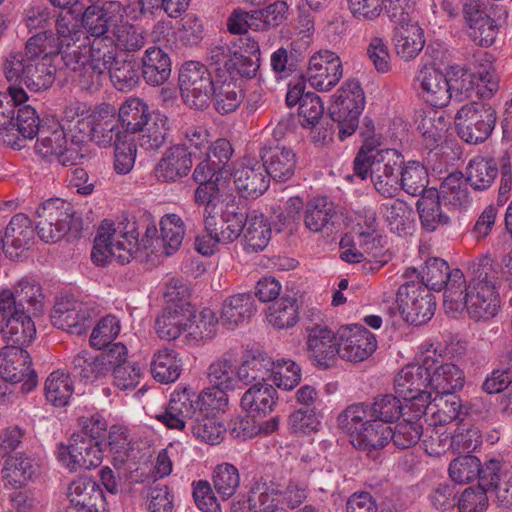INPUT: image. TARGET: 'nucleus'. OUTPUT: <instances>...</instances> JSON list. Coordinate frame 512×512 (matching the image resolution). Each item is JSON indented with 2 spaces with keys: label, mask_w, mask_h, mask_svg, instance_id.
<instances>
[{
  "label": "nucleus",
  "mask_w": 512,
  "mask_h": 512,
  "mask_svg": "<svg viewBox=\"0 0 512 512\" xmlns=\"http://www.w3.org/2000/svg\"><path fill=\"white\" fill-rule=\"evenodd\" d=\"M501 265L489 255L473 260L468 267V290L463 309L476 321L494 318L500 309Z\"/></svg>",
  "instance_id": "nucleus-1"
},
{
  "label": "nucleus",
  "mask_w": 512,
  "mask_h": 512,
  "mask_svg": "<svg viewBox=\"0 0 512 512\" xmlns=\"http://www.w3.org/2000/svg\"><path fill=\"white\" fill-rule=\"evenodd\" d=\"M27 40L24 51H11L3 62V73L10 83L9 87L23 88L40 92L47 90L55 81V70L49 68V63L43 60L45 54L42 46L36 42L35 47H29Z\"/></svg>",
  "instance_id": "nucleus-2"
},
{
  "label": "nucleus",
  "mask_w": 512,
  "mask_h": 512,
  "mask_svg": "<svg viewBox=\"0 0 512 512\" xmlns=\"http://www.w3.org/2000/svg\"><path fill=\"white\" fill-rule=\"evenodd\" d=\"M63 120L74 123L76 131L100 147H108L124 139L119 118L113 105L103 103L94 109H86L82 103L64 109Z\"/></svg>",
  "instance_id": "nucleus-3"
},
{
  "label": "nucleus",
  "mask_w": 512,
  "mask_h": 512,
  "mask_svg": "<svg viewBox=\"0 0 512 512\" xmlns=\"http://www.w3.org/2000/svg\"><path fill=\"white\" fill-rule=\"evenodd\" d=\"M157 227L154 223L145 225V232L140 239L139 225L135 221L126 220L117 225L111 220H103L98 229V245H104L112 253L123 251L124 254L117 256L118 263L128 264L135 254L143 248L148 250L152 247L153 241L157 240Z\"/></svg>",
  "instance_id": "nucleus-4"
},
{
  "label": "nucleus",
  "mask_w": 512,
  "mask_h": 512,
  "mask_svg": "<svg viewBox=\"0 0 512 512\" xmlns=\"http://www.w3.org/2000/svg\"><path fill=\"white\" fill-rule=\"evenodd\" d=\"M36 232L45 242H57L66 234L78 237L83 230V221L73 205L61 198H50L36 210Z\"/></svg>",
  "instance_id": "nucleus-5"
},
{
  "label": "nucleus",
  "mask_w": 512,
  "mask_h": 512,
  "mask_svg": "<svg viewBox=\"0 0 512 512\" xmlns=\"http://www.w3.org/2000/svg\"><path fill=\"white\" fill-rule=\"evenodd\" d=\"M405 280L398 288L396 303L402 318L409 324L420 326L427 323L436 310V300L430 289L419 281L416 268H406Z\"/></svg>",
  "instance_id": "nucleus-6"
},
{
  "label": "nucleus",
  "mask_w": 512,
  "mask_h": 512,
  "mask_svg": "<svg viewBox=\"0 0 512 512\" xmlns=\"http://www.w3.org/2000/svg\"><path fill=\"white\" fill-rule=\"evenodd\" d=\"M437 360L425 357L421 364H409L400 370L394 379L396 394L407 404L406 408L414 410L415 417H424L431 404L430 371Z\"/></svg>",
  "instance_id": "nucleus-7"
},
{
  "label": "nucleus",
  "mask_w": 512,
  "mask_h": 512,
  "mask_svg": "<svg viewBox=\"0 0 512 512\" xmlns=\"http://www.w3.org/2000/svg\"><path fill=\"white\" fill-rule=\"evenodd\" d=\"M365 95L359 81L347 80L333 96L328 116L337 127L340 141L353 135L359 126V117L365 107Z\"/></svg>",
  "instance_id": "nucleus-8"
},
{
  "label": "nucleus",
  "mask_w": 512,
  "mask_h": 512,
  "mask_svg": "<svg viewBox=\"0 0 512 512\" xmlns=\"http://www.w3.org/2000/svg\"><path fill=\"white\" fill-rule=\"evenodd\" d=\"M496 111L484 101H470L456 113L455 128L458 137L467 144L485 142L496 124Z\"/></svg>",
  "instance_id": "nucleus-9"
},
{
  "label": "nucleus",
  "mask_w": 512,
  "mask_h": 512,
  "mask_svg": "<svg viewBox=\"0 0 512 512\" xmlns=\"http://www.w3.org/2000/svg\"><path fill=\"white\" fill-rule=\"evenodd\" d=\"M216 75L208 66L198 61L185 62L178 76V83L185 103L191 108L205 110L210 106Z\"/></svg>",
  "instance_id": "nucleus-10"
},
{
  "label": "nucleus",
  "mask_w": 512,
  "mask_h": 512,
  "mask_svg": "<svg viewBox=\"0 0 512 512\" xmlns=\"http://www.w3.org/2000/svg\"><path fill=\"white\" fill-rule=\"evenodd\" d=\"M57 460L71 472L98 467L103 459V445L83 434H72L68 444L59 443Z\"/></svg>",
  "instance_id": "nucleus-11"
},
{
  "label": "nucleus",
  "mask_w": 512,
  "mask_h": 512,
  "mask_svg": "<svg viewBox=\"0 0 512 512\" xmlns=\"http://www.w3.org/2000/svg\"><path fill=\"white\" fill-rule=\"evenodd\" d=\"M448 75L450 92L457 102H462L473 94L480 99H490L499 87L495 75L486 69L472 73L459 66H451Z\"/></svg>",
  "instance_id": "nucleus-12"
},
{
  "label": "nucleus",
  "mask_w": 512,
  "mask_h": 512,
  "mask_svg": "<svg viewBox=\"0 0 512 512\" xmlns=\"http://www.w3.org/2000/svg\"><path fill=\"white\" fill-rule=\"evenodd\" d=\"M97 315L98 307L94 302L66 299L55 303L51 322L58 329L82 335L93 325Z\"/></svg>",
  "instance_id": "nucleus-13"
},
{
  "label": "nucleus",
  "mask_w": 512,
  "mask_h": 512,
  "mask_svg": "<svg viewBox=\"0 0 512 512\" xmlns=\"http://www.w3.org/2000/svg\"><path fill=\"white\" fill-rule=\"evenodd\" d=\"M462 13L474 43L481 47L491 46L499 30L493 18L494 4L489 0H466Z\"/></svg>",
  "instance_id": "nucleus-14"
},
{
  "label": "nucleus",
  "mask_w": 512,
  "mask_h": 512,
  "mask_svg": "<svg viewBox=\"0 0 512 512\" xmlns=\"http://www.w3.org/2000/svg\"><path fill=\"white\" fill-rule=\"evenodd\" d=\"M0 376L11 384L21 383V391L30 393L38 383L32 369V359L28 351L20 346H5L0 349Z\"/></svg>",
  "instance_id": "nucleus-15"
},
{
  "label": "nucleus",
  "mask_w": 512,
  "mask_h": 512,
  "mask_svg": "<svg viewBox=\"0 0 512 512\" xmlns=\"http://www.w3.org/2000/svg\"><path fill=\"white\" fill-rule=\"evenodd\" d=\"M42 287L36 280L24 277L13 290H0V311L12 310L14 313H27L38 316L43 307Z\"/></svg>",
  "instance_id": "nucleus-16"
},
{
  "label": "nucleus",
  "mask_w": 512,
  "mask_h": 512,
  "mask_svg": "<svg viewBox=\"0 0 512 512\" xmlns=\"http://www.w3.org/2000/svg\"><path fill=\"white\" fill-rule=\"evenodd\" d=\"M339 357L349 362H362L377 349L375 335L361 324H352L339 329Z\"/></svg>",
  "instance_id": "nucleus-17"
},
{
  "label": "nucleus",
  "mask_w": 512,
  "mask_h": 512,
  "mask_svg": "<svg viewBox=\"0 0 512 512\" xmlns=\"http://www.w3.org/2000/svg\"><path fill=\"white\" fill-rule=\"evenodd\" d=\"M374 164L372 183L376 191L386 198L395 197L400 191V171L404 156L396 149H381Z\"/></svg>",
  "instance_id": "nucleus-18"
},
{
  "label": "nucleus",
  "mask_w": 512,
  "mask_h": 512,
  "mask_svg": "<svg viewBox=\"0 0 512 512\" xmlns=\"http://www.w3.org/2000/svg\"><path fill=\"white\" fill-rule=\"evenodd\" d=\"M79 20L71 12L60 14L55 20V32L50 30L40 31L30 37L29 47H35L38 42L44 51L51 53L61 48L70 49L80 38Z\"/></svg>",
  "instance_id": "nucleus-19"
},
{
  "label": "nucleus",
  "mask_w": 512,
  "mask_h": 512,
  "mask_svg": "<svg viewBox=\"0 0 512 512\" xmlns=\"http://www.w3.org/2000/svg\"><path fill=\"white\" fill-rule=\"evenodd\" d=\"M259 156L270 180L282 183L294 176L297 156L291 147L280 145L276 140H268L260 148Z\"/></svg>",
  "instance_id": "nucleus-20"
},
{
  "label": "nucleus",
  "mask_w": 512,
  "mask_h": 512,
  "mask_svg": "<svg viewBox=\"0 0 512 512\" xmlns=\"http://www.w3.org/2000/svg\"><path fill=\"white\" fill-rule=\"evenodd\" d=\"M343 67L339 56L330 50L319 51L309 59L303 78L319 91H329L340 81Z\"/></svg>",
  "instance_id": "nucleus-21"
},
{
  "label": "nucleus",
  "mask_w": 512,
  "mask_h": 512,
  "mask_svg": "<svg viewBox=\"0 0 512 512\" xmlns=\"http://www.w3.org/2000/svg\"><path fill=\"white\" fill-rule=\"evenodd\" d=\"M196 311L189 302L178 301L168 303L156 318L155 331L165 341L176 340L192 325Z\"/></svg>",
  "instance_id": "nucleus-22"
},
{
  "label": "nucleus",
  "mask_w": 512,
  "mask_h": 512,
  "mask_svg": "<svg viewBox=\"0 0 512 512\" xmlns=\"http://www.w3.org/2000/svg\"><path fill=\"white\" fill-rule=\"evenodd\" d=\"M307 352L314 364L322 369L333 367L339 356V338L325 325L307 326Z\"/></svg>",
  "instance_id": "nucleus-23"
},
{
  "label": "nucleus",
  "mask_w": 512,
  "mask_h": 512,
  "mask_svg": "<svg viewBox=\"0 0 512 512\" xmlns=\"http://www.w3.org/2000/svg\"><path fill=\"white\" fill-rule=\"evenodd\" d=\"M419 96L433 107H445L452 99L450 75L432 65H424L414 79Z\"/></svg>",
  "instance_id": "nucleus-24"
},
{
  "label": "nucleus",
  "mask_w": 512,
  "mask_h": 512,
  "mask_svg": "<svg viewBox=\"0 0 512 512\" xmlns=\"http://www.w3.org/2000/svg\"><path fill=\"white\" fill-rule=\"evenodd\" d=\"M126 9L119 1H104L102 5L88 6L82 14L81 24L86 33L94 38L108 36L116 23L124 19Z\"/></svg>",
  "instance_id": "nucleus-25"
},
{
  "label": "nucleus",
  "mask_w": 512,
  "mask_h": 512,
  "mask_svg": "<svg viewBox=\"0 0 512 512\" xmlns=\"http://www.w3.org/2000/svg\"><path fill=\"white\" fill-rule=\"evenodd\" d=\"M193 180L198 184L194 191V202L204 208L203 216L208 227L218 221V214L223 210L225 193L219 188L221 177H209L200 168L193 171Z\"/></svg>",
  "instance_id": "nucleus-26"
},
{
  "label": "nucleus",
  "mask_w": 512,
  "mask_h": 512,
  "mask_svg": "<svg viewBox=\"0 0 512 512\" xmlns=\"http://www.w3.org/2000/svg\"><path fill=\"white\" fill-rule=\"evenodd\" d=\"M341 221L334 203L326 196L313 197L305 205L304 224L313 233L330 236L340 231Z\"/></svg>",
  "instance_id": "nucleus-27"
},
{
  "label": "nucleus",
  "mask_w": 512,
  "mask_h": 512,
  "mask_svg": "<svg viewBox=\"0 0 512 512\" xmlns=\"http://www.w3.org/2000/svg\"><path fill=\"white\" fill-rule=\"evenodd\" d=\"M36 226L24 213L15 214L1 233L3 253L11 260L19 259L35 237Z\"/></svg>",
  "instance_id": "nucleus-28"
},
{
  "label": "nucleus",
  "mask_w": 512,
  "mask_h": 512,
  "mask_svg": "<svg viewBox=\"0 0 512 512\" xmlns=\"http://www.w3.org/2000/svg\"><path fill=\"white\" fill-rule=\"evenodd\" d=\"M34 316L27 313L0 311V334L6 346L24 348L31 344L36 335Z\"/></svg>",
  "instance_id": "nucleus-29"
},
{
  "label": "nucleus",
  "mask_w": 512,
  "mask_h": 512,
  "mask_svg": "<svg viewBox=\"0 0 512 512\" xmlns=\"http://www.w3.org/2000/svg\"><path fill=\"white\" fill-rule=\"evenodd\" d=\"M413 14L408 13L407 17H403V20H390L397 24L393 37L395 50L398 56L406 61L415 58L425 44L423 29L419 26Z\"/></svg>",
  "instance_id": "nucleus-30"
},
{
  "label": "nucleus",
  "mask_w": 512,
  "mask_h": 512,
  "mask_svg": "<svg viewBox=\"0 0 512 512\" xmlns=\"http://www.w3.org/2000/svg\"><path fill=\"white\" fill-rule=\"evenodd\" d=\"M47 123L41 120L36 109L31 105L18 106L15 120H13L8 138H4V144L14 149H21L26 139H33L46 127Z\"/></svg>",
  "instance_id": "nucleus-31"
},
{
  "label": "nucleus",
  "mask_w": 512,
  "mask_h": 512,
  "mask_svg": "<svg viewBox=\"0 0 512 512\" xmlns=\"http://www.w3.org/2000/svg\"><path fill=\"white\" fill-rule=\"evenodd\" d=\"M273 367L274 361L266 352L260 349H249L243 353L236 375L239 382L244 385L267 383L271 379Z\"/></svg>",
  "instance_id": "nucleus-32"
},
{
  "label": "nucleus",
  "mask_w": 512,
  "mask_h": 512,
  "mask_svg": "<svg viewBox=\"0 0 512 512\" xmlns=\"http://www.w3.org/2000/svg\"><path fill=\"white\" fill-rule=\"evenodd\" d=\"M70 505L76 509L107 510V502L98 482L90 477H79L68 488Z\"/></svg>",
  "instance_id": "nucleus-33"
},
{
  "label": "nucleus",
  "mask_w": 512,
  "mask_h": 512,
  "mask_svg": "<svg viewBox=\"0 0 512 512\" xmlns=\"http://www.w3.org/2000/svg\"><path fill=\"white\" fill-rule=\"evenodd\" d=\"M233 176L236 190L246 199L260 197L270 185V178L260 162L242 165L234 171Z\"/></svg>",
  "instance_id": "nucleus-34"
},
{
  "label": "nucleus",
  "mask_w": 512,
  "mask_h": 512,
  "mask_svg": "<svg viewBox=\"0 0 512 512\" xmlns=\"http://www.w3.org/2000/svg\"><path fill=\"white\" fill-rule=\"evenodd\" d=\"M234 149L229 140L218 138L211 141L201 161L196 165L195 171L199 168L209 177H221L232 174L231 158Z\"/></svg>",
  "instance_id": "nucleus-35"
},
{
  "label": "nucleus",
  "mask_w": 512,
  "mask_h": 512,
  "mask_svg": "<svg viewBox=\"0 0 512 512\" xmlns=\"http://www.w3.org/2000/svg\"><path fill=\"white\" fill-rule=\"evenodd\" d=\"M193 166V157L182 145H172L167 149L155 168L158 179L176 182L187 176Z\"/></svg>",
  "instance_id": "nucleus-36"
},
{
  "label": "nucleus",
  "mask_w": 512,
  "mask_h": 512,
  "mask_svg": "<svg viewBox=\"0 0 512 512\" xmlns=\"http://www.w3.org/2000/svg\"><path fill=\"white\" fill-rule=\"evenodd\" d=\"M393 435H390V426L375 420H366V426L351 438L352 445L367 454L368 457L376 460L380 451L390 442Z\"/></svg>",
  "instance_id": "nucleus-37"
},
{
  "label": "nucleus",
  "mask_w": 512,
  "mask_h": 512,
  "mask_svg": "<svg viewBox=\"0 0 512 512\" xmlns=\"http://www.w3.org/2000/svg\"><path fill=\"white\" fill-rule=\"evenodd\" d=\"M278 399L277 390L269 383H254L242 395L241 408L254 418H264L271 413Z\"/></svg>",
  "instance_id": "nucleus-38"
},
{
  "label": "nucleus",
  "mask_w": 512,
  "mask_h": 512,
  "mask_svg": "<svg viewBox=\"0 0 512 512\" xmlns=\"http://www.w3.org/2000/svg\"><path fill=\"white\" fill-rule=\"evenodd\" d=\"M243 99L241 83H236L224 74L218 73L213 92L210 93V104L213 103L214 109L221 115L230 114L240 106Z\"/></svg>",
  "instance_id": "nucleus-39"
},
{
  "label": "nucleus",
  "mask_w": 512,
  "mask_h": 512,
  "mask_svg": "<svg viewBox=\"0 0 512 512\" xmlns=\"http://www.w3.org/2000/svg\"><path fill=\"white\" fill-rule=\"evenodd\" d=\"M154 113L150 111L148 104L140 98L126 100L119 108L118 113L116 112L124 138L131 139V135L143 130Z\"/></svg>",
  "instance_id": "nucleus-40"
},
{
  "label": "nucleus",
  "mask_w": 512,
  "mask_h": 512,
  "mask_svg": "<svg viewBox=\"0 0 512 512\" xmlns=\"http://www.w3.org/2000/svg\"><path fill=\"white\" fill-rule=\"evenodd\" d=\"M141 75L150 86H161L171 75V59L161 48H148L141 59Z\"/></svg>",
  "instance_id": "nucleus-41"
},
{
  "label": "nucleus",
  "mask_w": 512,
  "mask_h": 512,
  "mask_svg": "<svg viewBox=\"0 0 512 512\" xmlns=\"http://www.w3.org/2000/svg\"><path fill=\"white\" fill-rule=\"evenodd\" d=\"M440 198L438 190L432 187L417 200L421 227L426 232H434L450 221L449 216L442 211L443 202Z\"/></svg>",
  "instance_id": "nucleus-42"
},
{
  "label": "nucleus",
  "mask_w": 512,
  "mask_h": 512,
  "mask_svg": "<svg viewBox=\"0 0 512 512\" xmlns=\"http://www.w3.org/2000/svg\"><path fill=\"white\" fill-rule=\"evenodd\" d=\"M68 373L74 379L85 384H92L107 376V369L98 353L82 350L71 360Z\"/></svg>",
  "instance_id": "nucleus-43"
},
{
  "label": "nucleus",
  "mask_w": 512,
  "mask_h": 512,
  "mask_svg": "<svg viewBox=\"0 0 512 512\" xmlns=\"http://www.w3.org/2000/svg\"><path fill=\"white\" fill-rule=\"evenodd\" d=\"M256 312L257 307L251 293L236 294L223 302L220 321L234 327L248 322Z\"/></svg>",
  "instance_id": "nucleus-44"
},
{
  "label": "nucleus",
  "mask_w": 512,
  "mask_h": 512,
  "mask_svg": "<svg viewBox=\"0 0 512 512\" xmlns=\"http://www.w3.org/2000/svg\"><path fill=\"white\" fill-rule=\"evenodd\" d=\"M306 47L301 42H291L288 46L275 50L270 57L272 71L278 79H285L297 70L306 58Z\"/></svg>",
  "instance_id": "nucleus-45"
},
{
  "label": "nucleus",
  "mask_w": 512,
  "mask_h": 512,
  "mask_svg": "<svg viewBox=\"0 0 512 512\" xmlns=\"http://www.w3.org/2000/svg\"><path fill=\"white\" fill-rule=\"evenodd\" d=\"M250 211L245 206L236 203H227L225 208L218 214L217 226L225 224V229L219 231L222 244L235 241L241 233L244 234Z\"/></svg>",
  "instance_id": "nucleus-46"
},
{
  "label": "nucleus",
  "mask_w": 512,
  "mask_h": 512,
  "mask_svg": "<svg viewBox=\"0 0 512 512\" xmlns=\"http://www.w3.org/2000/svg\"><path fill=\"white\" fill-rule=\"evenodd\" d=\"M243 236V247L247 253H258L267 247L271 239V227L262 213L250 211Z\"/></svg>",
  "instance_id": "nucleus-47"
},
{
  "label": "nucleus",
  "mask_w": 512,
  "mask_h": 512,
  "mask_svg": "<svg viewBox=\"0 0 512 512\" xmlns=\"http://www.w3.org/2000/svg\"><path fill=\"white\" fill-rule=\"evenodd\" d=\"M499 168V159L477 156L469 161L466 182L477 191L487 190L494 183Z\"/></svg>",
  "instance_id": "nucleus-48"
},
{
  "label": "nucleus",
  "mask_w": 512,
  "mask_h": 512,
  "mask_svg": "<svg viewBox=\"0 0 512 512\" xmlns=\"http://www.w3.org/2000/svg\"><path fill=\"white\" fill-rule=\"evenodd\" d=\"M67 123L66 144H62L61 149L58 150L57 162L61 165L75 166L83 164L88 159V140L82 133L76 131L75 125L71 122Z\"/></svg>",
  "instance_id": "nucleus-49"
},
{
  "label": "nucleus",
  "mask_w": 512,
  "mask_h": 512,
  "mask_svg": "<svg viewBox=\"0 0 512 512\" xmlns=\"http://www.w3.org/2000/svg\"><path fill=\"white\" fill-rule=\"evenodd\" d=\"M430 388L437 394L445 395L455 393L463 388L465 376L461 369L453 363L436 364L430 371Z\"/></svg>",
  "instance_id": "nucleus-50"
},
{
  "label": "nucleus",
  "mask_w": 512,
  "mask_h": 512,
  "mask_svg": "<svg viewBox=\"0 0 512 512\" xmlns=\"http://www.w3.org/2000/svg\"><path fill=\"white\" fill-rule=\"evenodd\" d=\"M63 124L52 121V125L42 127L41 132L37 135L35 144L36 152L49 162L56 161L58 158V150L61 149L62 144H66L67 139L65 129L67 130V123L62 119Z\"/></svg>",
  "instance_id": "nucleus-51"
},
{
  "label": "nucleus",
  "mask_w": 512,
  "mask_h": 512,
  "mask_svg": "<svg viewBox=\"0 0 512 512\" xmlns=\"http://www.w3.org/2000/svg\"><path fill=\"white\" fill-rule=\"evenodd\" d=\"M414 410L406 408L403 420L396 424L395 428L390 427L391 441L399 449H408L415 446L423 434V417L414 418Z\"/></svg>",
  "instance_id": "nucleus-52"
},
{
  "label": "nucleus",
  "mask_w": 512,
  "mask_h": 512,
  "mask_svg": "<svg viewBox=\"0 0 512 512\" xmlns=\"http://www.w3.org/2000/svg\"><path fill=\"white\" fill-rule=\"evenodd\" d=\"M106 449L111 454L113 466L120 469L133 451L128 428L120 424L111 425L107 436H104L103 451Z\"/></svg>",
  "instance_id": "nucleus-53"
},
{
  "label": "nucleus",
  "mask_w": 512,
  "mask_h": 512,
  "mask_svg": "<svg viewBox=\"0 0 512 512\" xmlns=\"http://www.w3.org/2000/svg\"><path fill=\"white\" fill-rule=\"evenodd\" d=\"M429 174L424 164L418 160L404 159L400 171V190L412 196H422L428 191Z\"/></svg>",
  "instance_id": "nucleus-54"
},
{
  "label": "nucleus",
  "mask_w": 512,
  "mask_h": 512,
  "mask_svg": "<svg viewBox=\"0 0 512 512\" xmlns=\"http://www.w3.org/2000/svg\"><path fill=\"white\" fill-rule=\"evenodd\" d=\"M169 131L168 118L159 112L154 113L143 130L138 132V145L145 151H158L167 143Z\"/></svg>",
  "instance_id": "nucleus-55"
},
{
  "label": "nucleus",
  "mask_w": 512,
  "mask_h": 512,
  "mask_svg": "<svg viewBox=\"0 0 512 512\" xmlns=\"http://www.w3.org/2000/svg\"><path fill=\"white\" fill-rule=\"evenodd\" d=\"M298 309L295 297L283 295L268 307L267 321L278 330L291 328L299 320Z\"/></svg>",
  "instance_id": "nucleus-56"
},
{
  "label": "nucleus",
  "mask_w": 512,
  "mask_h": 512,
  "mask_svg": "<svg viewBox=\"0 0 512 512\" xmlns=\"http://www.w3.org/2000/svg\"><path fill=\"white\" fill-rule=\"evenodd\" d=\"M72 377L69 373L56 370L49 374L45 381L44 392L46 400L54 407H65L74 392Z\"/></svg>",
  "instance_id": "nucleus-57"
},
{
  "label": "nucleus",
  "mask_w": 512,
  "mask_h": 512,
  "mask_svg": "<svg viewBox=\"0 0 512 512\" xmlns=\"http://www.w3.org/2000/svg\"><path fill=\"white\" fill-rule=\"evenodd\" d=\"M88 57L87 46H77L72 51L67 47L59 51L51 49V53L45 51L43 60L49 63V68L54 69L55 74L65 70L76 73L87 61H90Z\"/></svg>",
  "instance_id": "nucleus-58"
},
{
  "label": "nucleus",
  "mask_w": 512,
  "mask_h": 512,
  "mask_svg": "<svg viewBox=\"0 0 512 512\" xmlns=\"http://www.w3.org/2000/svg\"><path fill=\"white\" fill-rule=\"evenodd\" d=\"M438 193L444 206L461 209L466 208L471 202L466 180L463 179L461 172L449 174L442 181Z\"/></svg>",
  "instance_id": "nucleus-59"
},
{
  "label": "nucleus",
  "mask_w": 512,
  "mask_h": 512,
  "mask_svg": "<svg viewBox=\"0 0 512 512\" xmlns=\"http://www.w3.org/2000/svg\"><path fill=\"white\" fill-rule=\"evenodd\" d=\"M38 466L34 459L22 453L10 455L4 465L5 476L8 484L14 488L22 487L28 480L36 475Z\"/></svg>",
  "instance_id": "nucleus-60"
},
{
  "label": "nucleus",
  "mask_w": 512,
  "mask_h": 512,
  "mask_svg": "<svg viewBox=\"0 0 512 512\" xmlns=\"http://www.w3.org/2000/svg\"><path fill=\"white\" fill-rule=\"evenodd\" d=\"M28 100L24 88L8 87L7 93H0V140L8 138L13 120H15L16 108Z\"/></svg>",
  "instance_id": "nucleus-61"
},
{
  "label": "nucleus",
  "mask_w": 512,
  "mask_h": 512,
  "mask_svg": "<svg viewBox=\"0 0 512 512\" xmlns=\"http://www.w3.org/2000/svg\"><path fill=\"white\" fill-rule=\"evenodd\" d=\"M181 366V359L178 358L177 352L166 348L154 355L151 372L156 381L168 384L179 378Z\"/></svg>",
  "instance_id": "nucleus-62"
},
{
  "label": "nucleus",
  "mask_w": 512,
  "mask_h": 512,
  "mask_svg": "<svg viewBox=\"0 0 512 512\" xmlns=\"http://www.w3.org/2000/svg\"><path fill=\"white\" fill-rule=\"evenodd\" d=\"M407 404H402L399 396L387 393L379 394L369 404L370 418L377 422L387 424L397 421L404 416Z\"/></svg>",
  "instance_id": "nucleus-63"
},
{
  "label": "nucleus",
  "mask_w": 512,
  "mask_h": 512,
  "mask_svg": "<svg viewBox=\"0 0 512 512\" xmlns=\"http://www.w3.org/2000/svg\"><path fill=\"white\" fill-rule=\"evenodd\" d=\"M141 64L134 59H119L107 72L114 87L119 91H130L141 79Z\"/></svg>",
  "instance_id": "nucleus-64"
}]
</instances>
